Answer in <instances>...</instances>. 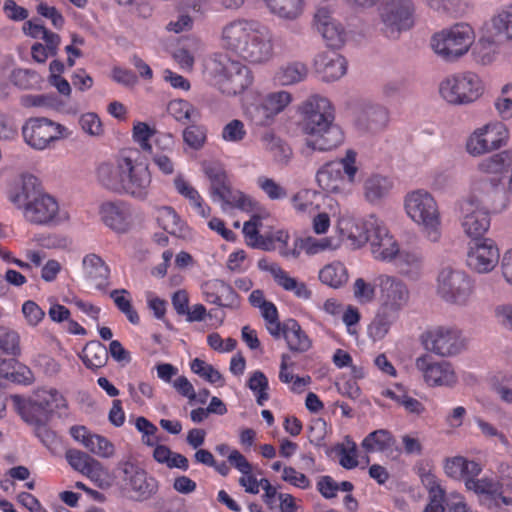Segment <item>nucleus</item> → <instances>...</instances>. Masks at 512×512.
Returning <instances> with one entry per match:
<instances>
[{"mask_svg":"<svg viewBox=\"0 0 512 512\" xmlns=\"http://www.w3.org/2000/svg\"><path fill=\"white\" fill-rule=\"evenodd\" d=\"M260 141L263 149L271 153L277 161H285L291 155L290 148L272 132H265Z\"/></svg>","mask_w":512,"mask_h":512,"instance_id":"3c124183","label":"nucleus"},{"mask_svg":"<svg viewBox=\"0 0 512 512\" xmlns=\"http://www.w3.org/2000/svg\"><path fill=\"white\" fill-rule=\"evenodd\" d=\"M306 145L317 151H329L344 141L342 129L334 123V108L321 96L310 97L302 106Z\"/></svg>","mask_w":512,"mask_h":512,"instance_id":"7ed1b4c3","label":"nucleus"},{"mask_svg":"<svg viewBox=\"0 0 512 512\" xmlns=\"http://www.w3.org/2000/svg\"><path fill=\"white\" fill-rule=\"evenodd\" d=\"M474 42V32L467 24H456L436 33L431 40L434 52L446 61L465 55Z\"/></svg>","mask_w":512,"mask_h":512,"instance_id":"1a4fd4ad","label":"nucleus"},{"mask_svg":"<svg viewBox=\"0 0 512 512\" xmlns=\"http://www.w3.org/2000/svg\"><path fill=\"white\" fill-rule=\"evenodd\" d=\"M437 294L447 303L465 306L473 297L474 285L464 271L444 268L437 277Z\"/></svg>","mask_w":512,"mask_h":512,"instance_id":"9b49d317","label":"nucleus"},{"mask_svg":"<svg viewBox=\"0 0 512 512\" xmlns=\"http://www.w3.org/2000/svg\"><path fill=\"white\" fill-rule=\"evenodd\" d=\"M258 267L263 271L269 272L279 287L287 292L293 293L296 298L309 300L312 297V291L308 288L306 283L290 276L279 264L260 260Z\"/></svg>","mask_w":512,"mask_h":512,"instance_id":"5701e85b","label":"nucleus"},{"mask_svg":"<svg viewBox=\"0 0 512 512\" xmlns=\"http://www.w3.org/2000/svg\"><path fill=\"white\" fill-rule=\"evenodd\" d=\"M247 136L245 124L239 119H233L225 124L221 131V138L225 142L239 143Z\"/></svg>","mask_w":512,"mask_h":512,"instance_id":"338daca9","label":"nucleus"},{"mask_svg":"<svg viewBox=\"0 0 512 512\" xmlns=\"http://www.w3.org/2000/svg\"><path fill=\"white\" fill-rule=\"evenodd\" d=\"M404 211L418 226L420 232L431 242L442 236V218L435 197L425 189L408 192L403 199Z\"/></svg>","mask_w":512,"mask_h":512,"instance_id":"39448f33","label":"nucleus"},{"mask_svg":"<svg viewBox=\"0 0 512 512\" xmlns=\"http://www.w3.org/2000/svg\"><path fill=\"white\" fill-rule=\"evenodd\" d=\"M415 366L429 386L452 387L458 382V376L450 362L435 361L431 356L424 354L416 359Z\"/></svg>","mask_w":512,"mask_h":512,"instance_id":"a211bd4d","label":"nucleus"},{"mask_svg":"<svg viewBox=\"0 0 512 512\" xmlns=\"http://www.w3.org/2000/svg\"><path fill=\"white\" fill-rule=\"evenodd\" d=\"M391 263L398 269L401 275L414 277L420 273L423 259L421 254L415 250L399 249Z\"/></svg>","mask_w":512,"mask_h":512,"instance_id":"e433bc0d","label":"nucleus"},{"mask_svg":"<svg viewBox=\"0 0 512 512\" xmlns=\"http://www.w3.org/2000/svg\"><path fill=\"white\" fill-rule=\"evenodd\" d=\"M167 110L173 118L182 123L190 121L193 114L196 112L194 106L183 99L170 101Z\"/></svg>","mask_w":512,"mask_h":512,"instance_id":"69168bd1","label":"nucleus"},{"mask_svg":"<svg viewBox=\"0 0 512 512\" xmlns=\"http://www.w3.org/2000/svg\"><path fill=\"white\" fill-rule=\"evenodd\" d=\"M420 342L426 351L441 357L457 355L465 347L461 331L453 326L430 327L421 334Z\"/></svg>","mask_w":512,"mask_h":512,"instance_id":"f8f14e48","label":"nucleus"},{"mask_svg":"<svg viewBox=\"0 0 512 512\" xmlns=\"http://www.w3.org/2000/svg\"><path fill=\"white\" fill-rule=\"evenodd\" d=\"M0 351L14 356L20 353V336L16 331L0 326Z\"/></svg>","mask_w":512,"mask_h":512,"instance_id":"0e129e2a","label":"nucleus"},{"mask_svg":"<svg viewBox=\"0 0 512 512\" xmlns=\"http://www.w3.org/2000/svg\"><path fill=\"white\" fill-rule=\"evenodd\" d=\"M465 488L467 491L475 493L479 497H483L484 503L490 499L492 494L496 493V489L502 488V483L495 478L484 476H470L465 480Z\"/></svg>","mask_w":512,"mask_h":512,"instance_id":"49530a36","label":"nucleus"},{"mask_svg":"<svg viewBox=\"0 0 512 512\" xmlns=\"http://www.w3.org/2000/svg\"><path fill=\"white\" fill-rule=\"evenodd\" d=\"M80 358L87 368H101L108 360V349L99 341H91L83 348Z\"/></svg>","mask_w":512,"mask_h":512,"instance_id":"de8ad7c7","label":"nucleus"},{"mask_svg":"<svg viewBox=\"0 0 512 512\" xmlns=\"http://www.w3.org/2000/svg\"><path fill=\"white\" fill-rule=\"evenodd\" d=\"M284 339L288 348L293 352L303 353L312 346L310 338L295 319H288L284 322Z\"/></svg>","mask_w":512,"mask_h":512,"instance_id":"c9c22d12","label":"nucleus"},{"mask_svg":"<svg viewBox=\"0 0 512 512\" xmlns=\"http://www.w3.org/2000/svg\"><path fill=\"white\" fill-rule=\"evenodd\" d=\"M14 402L22 420L31 427L49 422L51 419L36 397L33 400H25L15 396Z\"/></svg>","mask_w":512,"mask_h":512,"instance_id":"2f4dec72","label":"nucleus"},{"mask_svg":"<svg viewBox=\"0 0 512 512\" xmlns=\"http://www.w3.org/2000/svg\"><path fill=\"white\" fill-rule=\"evenodd\" d=\"M460 223L464 233L476 239L488 231L490 215L478 199L469 196L460 203Z\"/></svg>","mask_w":512,"mask_h":512,"instance_id":"2eb2a0df","label":"nucleus"},{"mask_svg":"<svg viewBox=\"0 0 512 512\" xmlns=\"http://www.w3.org/2000/svg\"><path fill=\"white\" fill-rule=\"evenodd\" d=\"M379 220L375 215L364 219L342 216L337 221V230L352 249H360L369 242Z\"/></svg>","mask_w":512,"mask_h":512,"instance_id":"dca6fc26","label":"nucleus"},{"mask_svg":"<svg viewBox=\"0 0 512 512\" xmlns=\"http://www.w3.org/2000/svg\"><path fill=\"white\" fill-rule=\"evenodd\" d=\"M313 67L323 81L333 82L346 74L347 61L335 51H323L315 56Z\"/></svg>","mask_w":512,"mask_h":512,"instance_id":"a878e982","label":"nucleus"},{"mask_svg":"<svg viewBox=\"0 0 512 512\" xmlns=\"http://www.w3.org/2000/svg\"><path fill=\"white\" fill-rule=\"evenodd\" d=\"M414 3L412 0H384L380 7L382 31L388 38L395 39L414 24Z\"/></svg>","mask_w":512,"mask_h":512,"instance_id":"ddd939ff","label":"nucleus"},{"mask_svg":"<svg viewBox=\"0 0 512 512\" xmlns=\"http://www.w3.org/2000/svg\"><path fill=\"white\" fill-rule=\"evenodd\" d=\"M315 26L327 46L338 49L344 45L347 37L346 31L342 24L332 17L328 9L320 8L317 10Z\"/></svg>","mask_w":512,"mask_h":512,"instance_id":"bb28decb","label":"nucleus"},{"mask_svg":"<svg viewBox=\"0 0 512 512\" xmlns=\"http://www.w3.org/2000/svg\"><path fill=\"white\" fill-rule=\"evenodd\" d=\"M444 469L446 474L454 479L465 480L470 476H479L482 472L480 463L468 460L462 456H455L445 461Z\"/></svg>","mask_w":512,"mask_h":512,"instance_id":"473e14b6","label":"nucleus"},{"mask_svg":"<svg viewBox=\"0 0 512 512\" xmlns=\"http://www.w3.org/2000/svg\"><path fill=\"white\" fill-rule=\"evenodd\" d=\"M292 95L287 91H276L267 94L261 102L254 107L255 115L253 116L256 124L268 125L274 117L283 112L291 103Z\"/></svg>","mask_w":512,"mask_h":512,"instance_id":"393cba45","label":"nucleus"},{"mask_svg":"<svg viewBox=\"0 0 512 512\" xmlns=\"http://www.w3.org/2000/svg\"><path fill=\"white\" fill-rule=\"evenodd\" d=\"M71 134L66 126L46 117H30L22 126L24 142L36 151L51 149Z\"/></svg>","mask_w":512,"mask_h":512,"instance_id":"6e6552de","label":"nucleus"},{"mask_svg":"<svg viewBox=\"0 0 512 512\" xmlns=\"http://www.w3.org/2000/svg\"><path fill=\"white\" fill-rule=\"evenodd\" d=\"M116 307L127 317L130 323L137 325L140 322V317L137 311L133 308L130 298V293L126 289H115L110 293Z\"/></svg>","mask_w":512,"mask_h":512,"instance_id":"5fc2aeb1","label":"nucleus"},{"mask_svg":"<svg viewBox=\"0 0 512 512\" xmlns=\"http://www.w3.org/2000/svg\"><path fill=\"white\" fill-rule=\"evenodd\" d=\"M247 386L254 393L257 404L263 406L269 399L267 392L269 383L265 374L260 370L252 372L248 379Z\"/></svg>","mask_w":512,"mask_h":512,"instance_id":"6e6d98bb","label":"nucleus"},{"mask_svg":"<svg viewBox=\"0 0 512 512\" xmlns=\"http://www.w3.org/2000/svg\"><path fill=\"white\" fill-rule=\"evenodd\" d=\"M298 246L299 256L302 252L308 256H313L325 251H334L338 249L340 247V239L336 237H298Z\"/></svg>","mask_w":512,"mask_h":512,"instance_id":"4c0bfd02","label":"nucleus"},{"mask_svg":"<svg viewBox=\"0 0 512 512\" xmlns=\"http://www.w3.org/2000/svg\"><path fill=\"white\" fill-rule=\"evenodd\" d=\"M373 258L377 261L390 263L399 252V244L380 219L368 242Z\"/></svg>","mask_w":512,"mask_h":512,"instance_id":"4be33fe9","label":"nucleus"},{"mask_svg":"<svg viewBox=\"0 0 512 512\" xmlns=\"http://www.w3.org/2000/svg\"><path fill=\"white\" fill-rule=\"evenodd\" d=\"M156 131L145 122L137 121L133 125L132 137L135 143L145 152H152L151 138L155 135Z\"/></svg>","mask_w":512,"mask_h":512,"instance_id":"680f3d73","label":"nucleus"},{"mask_svg":"<svg viewBox=\"0 0 512 512\" xmlns=\"http://www.w3.org/2000/svg\"><path fill=\"white\" fill-rule=\"evenodd\" d=\"M508 138L509 131L502 122H488L468 135L465 150L470 156L480 157L506 146Z\"/></svg>","mask_w":512,"mask_h":512,"instance_id":"9d476101","label":"nucleus"},{"mask_svg":"<svg viewBox=\"0 0 512 512\" xmlns=\"http://www.w3.org/2000/svg\"><path fill=\"white\" fill-rule=\"evenodd\" d=\"M99 215L102 222L117 233L128 232L136 220L133 206L121 199L104 201L99 207Z\"/></svg>","mask_w":512,"mask_h":512,"instance_id":"f3484780","label":"nucleus"},{"mask_svg":"<svg viewBox=\"0 0 512 512\" xmlns=\"http://www.w3.org/2000/svg\"><path fill=\"white\" fill-rule=\"evenodd\" d=\"M273 15L285 19L295 20L304 10V0H262Z\"/></svg>","mask_w":512,"mask_h":512,"instance_id":"58836bf2","label":"nucleus"},{"mask_svg":"<svg viewBox=\"0 0 512 512\" xmlns=\"http://www.w3.org/2000/svg\"><path fill=\"white\" fill-rule=\"evenodd\" d=\"M219 39L225 51L249 64H265L274 57L273 33L257 20H231L222 26Z\"/></svg>","mask_w":512,"mask_h":512,"instance_id":"f257e3e1","label":"nucleus"},{"mask_svg":"<svg viewBox=\"0 0 512 512\" xmlns=\"http://www.w3.org/2000/svg\"><path fill=\"white\" fill-rule=\"evenodd\" d=\"M512 164V150H504L482 159L476 166L480 176L501 175Z\"/></svg>","mask_w":512,"mask_h":512,"instance_id":"72a5a7b5","label":"nucleus"},{"mask_svg":"<svg viewBox=\"0 0 512 512\" xmlns=\"http://www.w3.org/2000/svg\"><path fill=\"white\" fill-rule=\"evenodd\" d=\"M203 49V43L198 38H188L186 42L173 52V59L183 70L191 71L194 67L195 56Z\"/></svg>","mask_w":512,"mask_h":512,"instance_id":"37998d69","label":"nucleus"},{"mask_svg":"<svg viewBox=\"0 0 512 512\" xmlns=\"http://www.w3.org/2000/svg\"><path fill=\"white\" fill-rule=\"evenodd\" d=\"M135 428L142 434L141 440L144 445L153 447L158 443L156 433L158 428L147 418L140 416L135 420Z\"/></svg>","mask_w":512,"mask_h":512,"instance_id":"774afa93","label":"nucleus"},{"mask_svg":"<svg viewBox=\"0 0 512 512\" xmlns=\"http://www.w3.org/2000/svg\"><path fill=\"white\" fill-rule=\"evenodd\" d=\"M118 470L121 472V479L125 485L143 498L151 496L156 489L155 480L148 478L145 470L130 460H123L118 463Z\"/></svg>","mask_w":512,"mask_h":512,"instance_id":"412c9836","label":"nucleus"},{"mask_svg":"<svg viewBox=\"0 0 512 512\" xmlns=\"http://www.w3.org/2000/svg\"><path fill=\"white\" fill-rule=\"evenodd\" d=\"M398 314L378 308L377 313L368 326V334L374 341L382 340L389 332L392 325L399 319Z\"/></svg>","mask_w":512,"mask_h":512,"instance_id":"c03bdc74","label":"nucleus"},{"mask_svg":"<svg viewBox=\"0 0 512 512\" xmlns=\"http://www.w3.org/2000/svg\"><path fill=\"white\" fill-rule=\"evenodd\" d=\"M319 193L311 189H302L293 195L291 203L295 211L299 214H312L317 208L316 203Z\"/></svg>","mask_w":512,"mask_h":512,"instance_id":"8fccbe9b","label":"nucleus"},{"mask_svg":"<svg viewBox=\"0 0 512 512\" xmlns=\"http://www.w3.org/2000/svg\"><path fill=\"white\" fill-rule=\"evenodd\" d=\"M336 453L339 458V464L348 470L358 466V450L356 443L347 439L344 443L337 445Z\"/></svg>","mask_w":512,"mask_h":512,"instance_id":"bf43d9fd","label":"nucleus"},{"mask_svg":"<svg viewBox=\"0 0 512 512\" xmlns=\"http://www.w3.org/2000/svg\"><path fill=\"white\" fill-rule=\"evenodd\" d=\"M8 199L31 225L54 226L67 219L58 200L45 192L33 175H23L9 190Z\"/></svg>","mask_w":512,"mask_h":512,"instance_id":"f03ea898","label":"nucleus"},{"mask_svg":"<svg viewBox=\"0 0 512 512\" xmlns=\"http://www.w3.org/2000/svg\"><path fill=\"white\" fill-rule=\"evenodd\" d=\"M392 434L386 429H379L369 433L362 441L361 446L367 453L383 452L393 445Z\"/></svg>","mask_w":512,"mask_h":512,"instance_id":"09e8293b","label":"nucleus"},{"mask_svg":"<svg viewBox=\"0 0 512 512\" xmlns=\"http://www.w3.org/2000/svg\"><path fill=\"white\" fill-rule=\"evenodd\" d=\"M211 197L214 201H220L223 209H225L226 206L230 208H237L242 211H251L253 209V202L251 198L241 191L233 189L229 183Z\"/></svg>","mask_w":512,"mask_h":512,"instance_id":"f704fd0d","label":"nucleus"},{"mask_svg":"<svg viewBox=\"0 0 512 512\" xmlns=\"http://www.w3.org/2000/svg\"><path fill=\"white\" fill-rule=\"evenodd\" d=\"M159 226L166 232L177 235L182 232L183 223L177 212L170 206H163L157 210L156 215Z\"/></svg>","mask_w":512,"mask_h":512,"instance_id":"603ef678","label":"nucleus"},{"mask_svg":"<svg viewBox=\"0 0 512 512\" xmlns=\"http://www.w3.org/2000/svg\"><path fill=\"white\" fill-rule=\"evenodd\" d=\"M290 235L286 230H277L274 232V251H278L279 255L285 259H298L299 246L298 237L294 239L293 244L289 245Z\"/></svg>","mask_w":512,"mask_h":512,"instance_id":"864d4df0","label":"nucleus"},{"mask_svg":"<svg viewBox=\"0 0 512 512\" xmlns=\"http://www.w3.org/2000/svg\"><path fill=\"white\" fill-rule=\"evenodd\" d=\"M379 307L400 315L411 303L412 295L408 284L400 277L380 274L377 279Z\"/></svg>","mask_w":512,"mask_h":512,"instance_id":"4468645a","label":"nucleus"},{"mask_svg":"<svg viewBox=\"0 0 512 512\" xmlns=\"http://www.w3.org/2000/svg\"><path fill=\"white\" fill-rule=\"evenodd\" d=\"M357 172L356 153L347 150L345 157L323 165L316 174V180L327 193L346 196L352 191Z\"/></svg>","mask_w":512,"mask_h":512,"instance_id":"423d86ee","label":"nucleus"},{"mask_svg":"<svg viewBox=\"0 0 512 512\" xmlns=\"http://www.w3.org/2000/svg\"><path fill=\"white\" fill-rule=\"evenodd\" d=\"M191 371L211 384L223 385L224 380L221 373L211 364L195 358L190 363Z\"/></svg>","mask_w":512,"mask_h":512,"instance_id":"13d9d810","label":"nucleus"},{"mask_svg":"<svg viewBox=\"0 0 512 512\" xmlns=\"http://www.w3.org/2000/svg\"><path fill=\"white\" fill-rule=\"evenodd\" d=\"M487 35L481 37L474 49L476 61L488 65L492 63L497 55L496 39L503 38L502 35H494L491 23L486 27Z\"/></svg>","mask_w":512,"mask_h":512,"instance_id":"a19ab883","label":"nucleus"},{"mask_svg":"<svg viewBox=\"0 0 512 512\" xmlns=\"http://www.w3.org/2000/svg\"><path fill=\"white\" fill-rule=\"evenodd\" d=\"M83 277L95 289L105 292L109 287L110 268L97 254L90 253L82 259Z\"/></svg>","mask_w":512,"mask_h":512,"instance_id":"c756f323","label":"nucleus"},{"mask_svg":"<svg viewBox=\"0 0 512 512\" xmlns=\"http://www.w3.org/2000/svg\"><path fill=\"white\" fill-rule=\"evenodd\" d=\"M152 176L148 167L131 159L120 194L144 201L151 191Z\"/></svg>","mask_w":512,"mask_h":512,"instance_id":"6ab92c4d","label":"nucleus"},{"mask_svg":"<svg viewBox=\"0 0 512 512\" xmlns=\"http://www.w3.org/2000/svg\"><path fill=\"white\" fill-rule=\"evenodd\" d=\"M319 280L331 288H340L348 281L349 275L346 266L339 261L325 265L319 271Z\"/></svg>","mask_w":512,"mask_h":512,"instance_id":"a18cd8bd","label":"nucleus"},{"mask_svg":"<svg viewBox=\"0 0 512 512\" xmlns=\"http://www.w3.org/2000/svg\"><path fill=\"white\" fill-rule=\"evenodd\" d=\"M130 162L131 158L120 157L114 163H102L97 169L98 181L111 192L120 194Z\"/></svg>","mask_w":512,"mask_h":512,"instance_id":"cd10ccee","label":"nucleus"},{"mask_svg":"<svg viewBox=\"0 0 512 512\" xmlns=\"http://www.w3.org/2000/svg\"><path fill=\"white\" fill-rule=\"evenodd\" d=\"M440 97L454 106L469 105L476 102L485 91V86L478 74L462 71L443 78L438 87Z\"/></svg>","mask_w":512,"mask_h":512,"instance_id":"0eeeda50","label":"nucleus"},{"mask_svg":"<svg viewBox=\"0 0 512 512\" xmlns=\"http://www.w3.org/2000/svg\"><path fill=\"white\" fill-rule=\"evenodd\" d=\"M205 71L212 84L225 96H237L245 92L254 81L251 69L226 54L211 58Z\"/></svg>","mask_w":512,"mask_h":512,"instance_id":"20e7f679","label":"nucleus"},{"mask_svg":"<svg viewBox=\"0 0 512 512\" xmlns=\"http://www.w3.org/2000/svg\"><path fill=\"white\" fill-rule=\"evenodd\" d=\"M33 434L39 439V441L52 453L61 444V438L54 432L49 426L48 422H44L37 426L32 427Z\"/></svg>","mask_w":512,"mask_h":512,"instance_id":"e2e57ef3","label":"nucleus"},{"mask_svg":"<svg viewBox=\"0 0 512 512\" xmlns=\"http://www.w3.org/2000/svg\"><path fill=\"white\" fill-rule=\"evenodd\" d=\"M491 26L494 35H502L504 39L512 40V5L494 16Z\"/></svg>","mask_w":512,"mask_h":512,"instance_id":"052dcab7","label":"nucleus"},{"mask_svg":"<svg viewBox=\"0 0 512 512\" xmlns=\"http://www.w3.org/2000/svg\"><path fill=\"white\" fill-rule=\"evenodd\" d=\"M308 75V68L301 62H290L279 67L274 81L281 86H288L303 81Z\"/></svg>","mask_w":512,"mask_h":512,"instance_id":"79ce46f5","label":"nucleus"},{"mask_svg":"<svg viewBox=\"0 0 512 512\" xmlns=\"http://www.w3.org/2000/svg\"><path fill=\"white\" fill-rule=\"evenodd\" d=\"M393 187L394 183L391 178L381 174H372L363 183V195L367 202L376 205L389 196Z\"/></svg>","mask_w":512,"mask_h":512,"instance_id":"7c9ffc66","label":"nucleus"},{"mask_svg":"<svg viewBox=\"0 0 512 512\" xmlns=\"http://www.w3.org/2000/svg\"><path fill=\"white\" fill-rule=\"evenodd\" d=\"M35 397L43 406L50 417L54 414H61L68 408V403L64 395L56 388H43L35 393Z\"/></svg>","mask_w":512,"mask_h":512,"instance_id":"ea45409f","label":"nucleus"},{"mask_svg":"<svg viewBox=\"0 0 512 512\" xmlns=\"http://www.w3.org/2000/svg\"><path fill=\"white\" fill-rule=\"evenodd\" d=\"M204 300L223 308L238 309L240 297L233 287L222 280L212 279L202 284Z\"/></svg>","mask_w":512,"mask_h":512,"instance_id":"b1692460","label":"nucleus"},{"mask_svg":"<svg viewBox=\"0 0 512 512\" xmlns=\"http://www.w3.org/2000/svg\"><path fill=\"white\" fill-rule=\"evenodd\" d=\"M203 171L210 181L211 196L224 187L228 182L227 175L223 167L214 162L203 163Z\"/></svg>","mask_w":512,"mask_h":512,"instance_id":"4d7b16f0","label":"nucleus"},{"mask_svg":"<svg viewBox=\"0 0 512 512\" xmlns=\"http://www.w3.org/2000/svg\"><path fill=\"white\" fill-rule=\"evenodd\" d=\"M499 261V250L491 239L475 241L469 248L467 263L479 273H487L494 269Z\"/></svg>","mask_w":512,"mask_h":512,"instance_id":"aec40b11","label":"nucleus"},{"mask_svg":"<svg viewBox=\"0 0 512 512\" xmlns=\"http://www.w3.org/2000/svg\"><path fill=\"white\" fill-rule=\"evenodd\" d=\"M71 437L80 442L89 452L101 458H111L115 454L114 444L106 437L91 433L85 426L76 425L70 428Z\"/></svg>","mask_w":512,"mask_h":512,"instance_id":"c85d7f7f","label":"nucleus"}]
</instances>
